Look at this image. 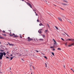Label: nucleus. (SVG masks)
I'll list each match as a JSON object with an SVG mask.
<instances>
[{
  "label": "nucleus",
  "mask_w": 74,
  "mask_h": 74,
  "mask_svg": "<svg viewBox=\"0 0 74 74\" xmlns=\"http://www.w3.org/2000/svg\"><path fill=\"white\" fill-rule=\"evenodd\" d=\"M8 44L9 45H10V46H14V45L13 44H10V43L9 42H8Z\"/></svg>",
  "instance_id": "8"
},
{
  "label": "nucleus",
  "mask_w": 74,
  "mask_h": 74,
  "mask_svg": "<svg viewBox=\"0 0 74 74\" xmlns=\"http://www.w3.org/2000/svg\"><path fill=\"white\" fill-rule=\"evenodd\" d=\"M10 34H11V32H10Z\"/></svg>",
  "instance_id": "62"
},
{
  "label": "nucleus",
  "mask_w": 74,
  "mask_h": 74,
  "mask_svg": "<svg viewBox=\"0 0 74 74\" xmlns=\"http://www.w3.org/2000/svg\"><path fill=\"white\" fill-rule=\"evenodd\" d=\"M53 41H54V45H56L57 44V43H56V41H55V40L54 39H53Z\"/></svg>",
  "instance_id": "5"
},
{
  "label": "nucleus",
  "mask_w": 74,
  "mask_h": 74,
  "mask_svg": "<svg viewBox=\"0 0 74 74\" xmlns=\"http://www.w3.org/2000/svg\"><path fill=\"white\" fill-rule=\"evenodd\" d=\"M39 40H40V41H43L44 39H43L40 38L39 39Z\"/></svg>",
  "instance_id": "14"
},
{
  "label": "nucleus",
  "mask_w": 74,
  "mask_h": 74,
  "mask_svg": "<svg viewBox=\"0 0 74 74\" xmlns=\"http://www.w3.org/2000/svg\"><path fill=\"white\" fill-rule=\"evenodd\" d=\"M26 1H29L28 0H26Z\"/></svg>",
  "instance_id": "49"
},
{
  "label": "nucleus",
  "mask_w": 74,
  "mask_h": 74,
  "mask_svg": "<svg viewBox=\"0 0 74 74\" xmlns=\"http://www.w3.org/2000/svg\"><path fill=\"white\" fill-rule=\"evenodd\" d=\"M40 30H41H41H43L42 29H40Z\"/></svg>",
  "instance_id": "48"
},
{
  "label": "nucleus",
  "mask_w": 74,
  "mask_h": 74,
  "mask_svg": "<svg viewBox=\"0 0 74 74\" xmlns=\"http://www.w3.org/2000/svg\"><path fill=\"white\" fill-rule=\"evenodd\" d=\"M39 26H43V24H42V23H40L39 24Z\"/></svg>",
  "instance_id": "15"
},
{
  "label": "nucleus",
  "mask_w": 74,
  "mask_h": 74,
  "mask_svg": "<svg viewBox=\"0 0 74 74\" xmlns=\"http://www.w3.org/2000/svg\"><path fill=\"white\" fill-rule=\"evenodd\" d=\"M58 19L59 21H61V22L62 21V18H61L60 17H58Z\"/></svg>",
  "instance_id": "7"
},
{
  "label": "nucleus",
  "mask_w": 74,
  "mask_h": 74,
  "mask_svg": "<svg viewBox=\"0 0 74 74\" xmlns=\"http://www.w3.org/2000/svg\"><path fill=\"white\" fill-rule=\"evenodd\" d=\"M10 36H11V37H16V38L18 37V36H16L15 34H9Z\"/></svg>",
  "instance_id": "1"
},
{
  "label": "nucleus",
  "mask_w": 74,
  "mask_h": 74,
  "mask_svg": "<svg viewBox=\"0 0 74 74\" xmlns=\"http://www.w3.org/2000/svg\"><path fill=\"white\" fill-rule=\"evenodd\" d=\"M71 39H68L67 40H66V41H67V40H69L70 41V40H71Z\"/></svg>",
  "instance_id": "27"
},
{
  "label": "nucleus",
  "mask_w": 74,
  "mask_h": 74,
  "mask_svg": "<svg viewBox=\"0 0 74 74\" xmlns=\"http://www.w3.org/2000/svg\"><path fill=\"white\" fill-rule=\"evenodd\" d=\"M31 74H32V73H31Z\"/></svg>",
  "instance_id": "64"
},
{
  "label": "nucleus",
  "mask_w": 74,
  "mask_h": 74,
  "mask_svg": "<svg viewBox=\"0 0 74 74\" xmlns=\"http://www.w3.org/2000/svg\"><path fill=\"white\" fill-rule=\"evenodd\" d=\"M38 33H40V34H41V33H42V31H41V30H39L38 31Z\"/></svg>",
  "instance_id": "10"
},
{
  "label": "nucleus",
  "mask_w": 74,
  "mask_h": 74,
  "mask_svg": "<svg viewBox=\"0 0 74 74\" xmlns=\"http://www.w3.org/2000/svg\"><path fill=\"white\" fill-rule=\"evenodd\" d=\"M63 1H64V2H65V3H68V1H66L65 0H63Z\"/></svg>",
  "instance_id": "13"
},
{
  "label": "nucleus",
  "mask_w": 74,
  "mask_h": 74,
  "mask_svg": "<svg viewBox=\"0 0 74 74\" xmlns=\"http://www.w3.org/2000/svg\"><path fill=\"white\" fill-rule=\"evenodd\" d=\"M62 17V19H64V18H66V17H65V16H63V15H61Z\"/></svg>",
  "instance_id": "11"
},
{
  "label": "nucleus",
  "mask_w": 74,
  "mask_h": 74,
  "mask_svg": "<svg viewBox=\"0 0 74 74\" xmlns=\"http://www.w3.org/2000/svg\"><path fill=\"white\" fill-rule=\"evenodd\" d=\"M46 32H48V30H45Z\"/></svg>",
  "instance_id": "42"
},
{
  "label": "nucleus",
  "mask_w": 74,
  "mask_h": 74,
  "mask_svg": "<svg viewBox=\"0 0 74 74\" xmlns=\"http://www.w3.org/2000/svg\"><path fill=\"white\" fill-rule=\"evenodd\" d=\"M3 57V55L1 53H0V59H2V58Z\"/></svg>",
  "instance_id": "4"
},
{
  "label": "nucleus",
  "mask_w": 74,
  "mask_h": 74,
  "mask_svg": "<svg viewBox=\"0 0 74 74\" xmlns=\"http://www.w3.org/2000/svg\"><path fill=\"white\" fill-rule=\"evenodd\" d=\"M0 73H2V72H1V71H0Z\"/></svg>",
  "instance_id": "54"
},
{
  "label": "nucleus",
  "mask_w": 74,
  "mask_h": 74,
  "mask_svg": "<svg viewBox=\"0 0 74 74\" xmlns=\"http://www.w3.org/2000/svg\"><path fill=\"white\" fill-rule=\"evenodd\" d=\"M33 69L34 70V69H35V68H34V67L33 66Z\"/></svg>",
  "instance_id": "43"
},
{
  "label": "nucleus",
  "mask_w": 74,
  "mask_h": 74,
  "mask_svg": "<svg viewBox=\"0 0 74 74\" xmlns=\"http://www.w3.org/2000/svg\"><path fill=\"white\" fill-rule=\"evenodd\" d=\"M36 52H38V50H36Z\"/></svg>",
  "instance_id": "44"
},
{
  "label": "nucleus",
  "mask_w": 74,
  "mask_h": 74,
  "mask_svg": "<svg viewBox=\"0 0 74 74\" xmlns=\"http://www.w3.org/2000/svg\"><path fill=\"white\" fill-rule=\"evenodd\" d=\"M64 33H65V34H66V35H67V36H68V37H70V36H69V35H68V34H66V32H64Z\"/></svg>",
  "instance_id": "21"
},
{
  "label": "nucleus",
  "mask_w": 74,
  "mask_h": 74,
  "mask_svg": "<svg viewBox=\"0 0 74 74\" xmlns=\"http://www.w3.org/2000/svg\"><path fill=\"white\" fill-rule=\"evenodd\" d=\"M52 51H55V49L53 48V49Z\"/></svg>",
  "instance_id": "36"
},
{
  "label": "nucleus",
  "mask_w": 74,
  "mask_h": 74,
  "mask_svg": "<svg viewBox=\"0 0 74 74\" xmlns=\"http://www.w3.org/2000/svg\"><path fill=\"white\" fill-rule=\"evenodd\" d=\"M22 55L21 54H20L19 55V56H21Z\"/></svg>",
  "instance_id": "39"
},
{
  "label": "nucleus",
  "mask_w": 74,
  "mask_h": 74,
  "mask_svg": "<svg viewBox=\"0 0 74 74\" xmlns=\"http://www.w3.org/2000/svg\"><path fill=\"white\" fill-rule=\"evenodd\" d=\"M63 35H64V36H65V34H62Z\"/></svg>",
  "instance_id": "46"
},
{
  "label": "nucleus",
  "mask_w": 74,
  "mask_h": 74,
  "mask_svg": "<svg viewBox=\"0 0 74 74\" xmlns=\"http://www.w3.org/2000/svg\"><path fill=\"white\" fill-rule=\"evenodd\" d=\"M6 59H10V58H9V57L6 56Z\"/></svg>",
  "instance_id": "35"
},
{
  "label": "nucleus",
  "mask_w": 74,
  "mask_h": 74,
  "mask_svg": "<svg viewBox=\"0 0 74 74\" xmlns=\"http://www.w3.org/2000/svg\"><path fill=\"white\" fill-rule=\"evenodd\" d=\"M44 58H45L46 59H47V57L46 56H44Z\"/></svg>",
  "instance_id": "24"
},
{
  "label": "nucleus",
  "mask_w": 74,
  "mask_h": 74,
  "mask_svg": "<svg viewBox=\"0 0 74 74\" xmlns=\"http://www.w3.org/2000/svg\"><path fill=\"white\" fill-rule=\"evenodd\" d=\"M63 5H67V4H66L65 3H62Z\"/></svg>",
  "instance_id": "16"
},
{
  "label": "nucleus",
  "mask_w": 74,
  "mask_h": 74,
  "mask_svg": "<svg viewBox=\"0 0 74 74\" xmlns=\"http://www.w3.org/2000/svg\"><path fill=\"white\" fill-rule=\"evenodd\" d=\"M56 28V30H59V29L58 28V27L56 26H55Z\"/></svg>",
  "instance_id": "20"
},
{
  "label": "nucleus",
  "mask_w": 74,
  "mask_h": 74,
  "mask_svg": "<svg viewBox=\"0 0 74 74\" xmlns=\"http://www.w3.org/2000/svg\"><path fill=\"white\" fill-rule=\"evenodd\" d=\"M64 67L65 69H66V68L65 67V65L64 66Z\"/></svg>",
  "instance_id": "45"
},
{
  "label": "nucleus",
  "mask_w": 74,
  "mask_h": 74,
  "mask_svg": "<svg viewBox=\"0 0 74 74\" xmlns=\"http://www.w3.org/2000/svg\"><path fill=\"white\" fill-rule=\"evenodd\" d=\"M1 44V42H0V44Z\"/></svg>",
  "instance_id": "58"
},
{
  "label": "nucleus",
  "mask_w": 74,
  "mask_h": 74,
  "mask_svg": "<svg viewBox=\"0 0 74 74\" xmlns=\"http://www.w3.org/2000/svg\"><path fill=\"white\" fill-rule=\"evenodd\" d=\"M10 70H11V67H10Z\"/></svg>",
  "instance_id": "59"
},
{
  "label": "nucleus",
  "mask_w": 74,
  "mask_h": 74,
  "mask_svg": "<svg viewBox=\"0 0 74 74\" xmlns=\"http://www.w3.org/2000/svg\"><path fill=\"white\" fill-rule=\"evenodd\" d=\"M33 11H36V10L34 9V10H33Z\"/></svg>",
  "instance_id": "41"
},
{
  "label": "nucleus",
  "mask_w": 74,
  "mask_h": 74,
  "mask_svg": "<svg viewBox=\"0 0 74 74\" xmlns=\"http://www.w3.org/2000/svg\"><path fill=\"white\" fill-rule=\"evenodd\" d=\"M6 50H8V49L7 48H6Z\"/></svg>",
  "instance_id": "56"
},
{
  "label": "nucleus",
  "mask_w": 74,
  "mask_h": 74,
  "mask_svg": "<svg viewBox=\"0 0 74 74\" xmlns=\"http://www.w3.org/2000/svg\"><path fill=\"white\" fill-rule=\"evenodd\" d=\"M2 35H3V36H5V37H6V36H7V35L5 34H2Z\"/></svg>",
  "instance_id": "12"
},
{
  "label": "nucleus",
  "mask_w": 74,
  "mask_h": 74,
  "mask_svg": "<svg viewBox=\"0 0 74 74\" xmlns=\"http://www.w3.org/2000/svg\"><path fill=\"white\" fill-rule=\"evenodd\" d=\"M51 53L52 54V55H53V56H54V53H53V52Z\"/></svg>",
  "instance_id": "25"
},
{
  "label": "nucleus",
  "mask_w": 74,
  "mask_h": 74,
  "mask_svg": "<svg viewBox=\"0 0 74 74\" xmlns=\"http://www.w3.org/2000/svg\"><path fill=\"white\" fill-rule=\"evenodd\" d=\"M74 45V44H72L71 45H69L68 47H70V46H72V45Z\"/></svg>",
  "instance_id": "17"
},
{
  "label": "nucleus",
  "mask_w": 74,
  "mask_h": 74,
  "mask_svg": "<svg viewBox=\"0 0 74 74\" xmlns=\"http://www.w3.org/2000/svg\"><path fill=\"white\" fill-rule=\"evenodd\" d=\"M8 45V44H7V45Z\"/></svg>",
  "instance_id": "63"
},
{
  "label": "nucleus",
  "mask_w": 74,
  "mask_h": 74,
  "mask_svg": "<svg viewBox=\"0 0 74 74\" xmlns=\"http://www.w3.org/2000/svg\"><path fill=\"white\" fill-rule=\"evenodd\" d=\"M47 25L48 26V27H50L49 26V24H48V23L47 24Z\"/></svg>",
  "instance_id": "18"
},
{
  "label": "nucleus",
  "mask_w": 74,
  "mask_h": 74,
  "mask_svg": "<svg viewBox=\"0 0 74 74\" xmlns=\"http://www.w3.org/2000/svg\"><path fill=\"white\" fill-rule=\"evenodd\" d=\"M10 56H12V54H11V55H10Z\"/></svg>",
  "instance_id": "52"
},
{
  "label": "nucleus",
  "mask_w": 74,
  "mask_h": 74,
  "mask_svg": "<svg viewBox=\"0 0 74 74\" xmlns=\"http://www.w3.org/2000/svg\"><path fill=\"white\" fill-rule=\"evenodd\" d=\"M58 50H61L62 49H61L60 48H58L57 49Z\"/></svg>",
  "instance_id": "22"
},
{
  "label": "nucleus",
  "mask_w": 74,
  "mask_h": 74,
  "mask_svg": "<svg viewBox=\"0 0 74 74\" xmlns=\"http://www.w3.org/2000/svg\"><path fill=\"white\" fill-rule=\"evenodd\" d=\"M3 33H5V32L4 30H3Z\"/></svg>",
  "instance_id": "26"
},
{
  "label": "nucleus",
  "mask_w": 74,
  "mask_h": 74,
  "mask_svg": "<svg viewBox=\"0 0 74 74\" xmlns=\"http://www.w3.org/2000/svg\"><path fill=\"white\" fill-rule=\"evenodd\" d=\"M36 16H38V14L37 13H36Z\"/></svg>",
  "instance_id": "38"
},
{
  "label": "nucleus",
  "mask_w": 74,
  "mask_h": 74,
  "mask_svg": "<svg viewBox=\"0 0 74 74\" xmlns=\"http://www.w3.org/2000/svg\"><path fill=\"white\" fill-rule=\"evenodd\" d=\"M60 9H61V10H64V9H63L61 8H60Z\"/></svg>",
  "instance_id": "37"
},
{
  "label": "nucleus",
  "mask_w": 74,
  "mask_h": 74,
  "mask_svg": "<svg viewBox=\"0 0 74 74\" xmlns=\"http://www.w3.org/2000/svg\"><path fill=\"white\" fill-rule=\"evenodd\" d=\"M20 38H22V35L21 34H20Z\"/></svg>",
  "instance_id": "19"
},
{
  "label": "nucleus",
  "mask_w": 74,
  "mask_h": 74,
  "mask_svg": "<svg viewBox=\"0 0 74 74\" xmlns=\"http://www.w3.org/2000/svg\"><path fill=\"white\" fill-rule=\"evenodd\" d=\"M0 51H2V52H3L4 51L3 50H1H1H0Z\"/></svg>",
  "instance_id": "31"
},
{
  "label": "nucleus",
  "mask_w": 74,
  "mask_h": 74,
  "mask_svg": "<svg viewBox=\"0 0 74 74\" xmlns=\"http://www.w3.org/2000/svg\"><path fill=\"white\" fill-rule=\"evenodd\" d=\"M69 23H71V22L70 21Z\"/></svg>",
  "instance_id": "55"
},
{
  "label": "nucleus",
  "mask_w": 74,
  "mask_h": 74,
  "mask_svg": "<svg viewBox=\"0 0 74 74\" xmlns=\"http://www.w3.org/2000/svg\"><path fill=\"white\" fill-rule=\"evenodd\" d=\"M26 3L28 5H29V6L30 7V8H32V5H31V4H30V3H29V2Z\"/></svg>",
  "instance_id": "3"
},
{
  "label": "nucleus",
  "mask_w": 74,
  "mask_h": 74,
  "mask_svg": "<svg viewBox=\"0 0 74 74\" xmlns=\"http://www.w3.org/2000/svg\"><path fill=\"white\" fill-rule=\"evenodd\" d=\"M27 41H28L29 42L30 41H31V40H32V41H33V39L32 38H30L29 37H28L27 38Z\"/></svg>",
  "instance_id": "2"
},
{
  "label": "nucleus",
  "mask_w": 74,
  "mask_h": 74,
  "mask_svg": "<svg viewBox=\"0 0 74 74\" xmlns=\"http://www.w3.org/2000/svg\"><path fill=\"white\" fill-rule=\"evenodd\" d=\"M42 37H43V38H44V37H45V36L44 35H43Z\"/></svg>",
  "instance_id": "33"
},
{
  "label": "nucleus",
  "mask_w": 74,
  "mask_h": 74,
  "mask_svg": "<svg viewBox=\"0 0 74 74\" xmlns=\"http://www.w3.org/2000/svg\"><path fill=\"white\" fill-rule=\"evenodd\" d=\"M9 53V52H7V53Z\"/></svg>",
  "instance_id": "57"
},
{
  "label": "nucleus",
  "mask_w": 74,
  "mask_h": 74,
  "mask_svg": "<svg viewBox=\"0 0 74 74\" xmlns=\"http://www.w3.org/2000/svg\"><path fill=\"white\" fill-rule=\"evenodd\" d=\"M72 40V41H74V39H73Z\"/></svg>",
  "instance_id": "50"
},
{
  "label": "nucleus",
  "mask_w": 74,
  "mask_h": 74,
  "mask_svg": "<svg viewBox=\"0 0 74 74\" xmlns=\"http://www.w3.org/2000/svg\"><path fill=\"white\" fill-rule=\"evenodd\" d=\"M61 40H62V41H64V40L63 38H61Z\"/></svg>",
  "instance_id": "32"
},
{
  "label": "nucleus",
  "mask_w": 74,
  "mask_h": 74,
  "mask_svg": "<svg viewBox=\"0 0 74 74\" xmlns=\"http://www.w3.org/2000/svg\"><path fill=\"white\" fill-rule=\"evenodd\" d=\"M50 48H54V47H51Z\"/></svg>",
  "instance_id": "28"
},
{
  "label": "nucleus",
  "mask_w": 74,
  "mask_h": 74,
  "mask_svg": "<svg viewBox=\"0 0 74 74\" xmlns=\"http://www.w3.org/2000/svg\"><path fill=\"white\" fill-rule=\"evenodd\" d=\"M8 31L9 32H11V30H9Z\"/></svg>",
  "instance_id": "47"
},
{
  "label": "nucleus",
  "mask_w": 74,
  "mask_h": 74,
  "mask_svg": "<svg viewBox=\"0 0 74 74\" xmlns=\"http://www.w3.org/2000/svg\"><path fill=\"white\" fill-rule=\"evenodd\" d=\"M67 42H66V43L65 44V45H67Z\"/></svg>",
  "instance_id": "30"
},
{
  "label": "nucleus",
  "mask_w": 74,
  "mask_h": 74,
  "mask_svg": "<svg viewBox=\"0 0 74 74\" xmlns=\"http://www.w3.org/2000/svg\"><path fill=\"white\" fill-rule=\"evenodd\" d=\"M3 52H1V53H2V55L3 56V55H4V56H5V55H6V53H5V52H4V51L3 52V53H2Z\"/></svg>",
  "instance_id": "6"
},
{
  "label": "nucleus",
  "mask_w": 74,
  "mask_h": 74,
  "mask_svg": "<svg viewBox=\"0 0 74 74\" xmlns=\"http://www.w3.org/2000/svg\"><path fill=\"white\" fill-rule=\"evenodd\" d=\"M45 65L46 66V67H47V64H46V63H45Z\"/></svg>",
  "instance_id": "29"
},
{
  "label": "nucleus",
  "mask_w": 74,
  "mask_h": 74,
  "mask_svg": "<svg viewBox=\"0 0 74 74\" xmlns=\"http://www.w3.org/2000/svg\"><path fill=\"white\" fill-rule=\"evenodd\" d=\"M37 22H39V20L38 19L37 20Z\"/></svg>",
  "instance_id": "34"
},
{
  "label": "nucleus",
  "mask_w": 74,
  "mask_h": 74,
  "mask_svg": "<svg viewBox=\"0 0 74 74\" xmlns=\"http://www.w3.org/2000/svg\"><path fill=\"white\" fill-rule=\"evenodd\" d=\"M35 39H34V40H35Z\"/></svg>",
  "instance_id": "61"
},
{
  "label": "nucleus",
  "mask_w": 74,
  "mask_h": 74,
  "mask_svg": "<svg viewBox=\"0 0 74 74\" xmlns=\"http://www.w3.org/2000/svg\"><path fill=\"white\" fill-rule=\"evenodd\" d=\"M1 35H0V39H3V40H4V38L2 36H0Z\"/></svg>",
  "instance_id": "9"
},
{
  "label": "nucleus",
  "mask_w": 74,
  "mask_h": 74,
  "mask_svg": "<svg viewBox=\"0 0 74 74\" xmlns=\"http://www.w3.org/2000/svg\"><path fill=\"white\" fill-rule=\"evenodd\" d=\"M35 14H37L36 13V12H35Z\"/></svg>",
  "instance_id": "51"
},
{
  "label": "nucleus",
  "mask_w": 74,
  "mask_h": 74,
  "mask_svg": "<svg viewBox=\"0 0 74 74\" xmlns=\"http://www.w3.org/2000/svg\"><path fill=\"white\" fill-rule=\"evenodd\" d=\"M42 55H45V54L43 53H42Z\"/></svg>",
  "instance_id": "40"
},
{
  "label": "nucleus",
  "mask_w": 74,
  "mask_h": 74,
  "mask_svg": "<svg viewBox=\"0 0 74 74\" xmlns=\"http://www.w3.org/2000/svg\"><path fill=\"white\" fill-rule=\"evenodd\" d=\"M12 59H13V57H12L10 58V60H12Z\"/></svg>",
  "instance_id": "23"
},
{
  "label": "nucleus",
  "mask_w": 74,
  "mask_h": 74,
  "mask_svg": "<svg viewBox=\"0 0 74 74\" xmlns=\"http://www.w3.org/2000/svg\"><path fill=\"white\" fill-rule=\"evenodd\" d=\"M22 59V60H23V61H24V60H23V59Z\"/></svg>",
  "instance_id": "53"
},
{
  "label": "nucleus",
  "mask_w": 74,
  "mask_h": 74,
  "mask_svg": "<svg viewBox=\"0 0 74 74\" xmlns=\"http://www.w3.org/2000/svg\"><path fill=\"white\" fill-rule=\"evenodd\" d=\"M0 32H1V30L0 29Z\"/></svg>",
  "instance_id": "60"
}]
</instances>
